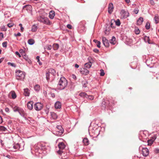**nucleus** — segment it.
I'll list each match as a JSON object with an SVG mask.
<instances>
[{
  "mask_svg": "<svg viewBox=\"0 0 159 159\" xmlns=\"http://www.w3.org/2000/svg\"><path fill=\"white\" fill-rule=\"evenodd\" d=\"M150 3L152 5H153L154 4V2L153 0H150Z\"/></svg>",
  "mask_w": 159,
  "mask_h": 159,
  "instance_id": "obj_54",
  "label": "nucleus"
},
{
  "mask_svg": "<svg viewBox=\"0 0 159 159\" xmlns=\"http://www.w3.org/2000/svg\"><path fill=\"white\" fill-rule=\"evenodd\" d=\"M37 26L35 25H34L32 27V31L33 32H35L37 31Z\"/></svg>",
  "mask_w": 159,
  "mask_h": 159,
  "instance_id": "obj_28",
  "label": "nucleus"
},
{
  "mask_svg": "<svg viewBox=\"0 0 159 159\" xmlns=\"http://www.w3.org/2000/svg\"><path fill=\"white\" fill-rule=\"evenodd\" d=\"M67 27L68 28H69V29H71V28H72V26H71V25H70V24H68V25H67Z\"/></svg>",
  "mask_w": 159,
  "mask_h": 159,
  "instance_id": "obj_51",
  "label": "nucleus"
},
{
  "mask_svg": "<svg viewBox=\"0 0 159 159\" xmlns=\"http://www.w3.org/2000/svg\"><path fill=\"white\" fill-rule=\"evenodd\" d=\"M80 72L81 74L86 75L89 74V70L85 68L81 69L80 71Z\"/></svg>",
  "mask_w": 159,
  "mask_h": 159,
  "instance_id": "obj_11",
  "label": "nucleus"
},
{
  "mask_svg": "<svg viewBox=\"0 0 159 159\" xmlns=\"http://www.w3.org/2000/svg\"><path fill=\"white\" fill-rule=\"evenodd\" d=\"M19 114L22 116L24 117L26 116V113L25 112L24 110L20 108L18 111Z\"/></svg>",
  "mask_w": 159,
  "mask_h": 159,
  "instance_id": "obj_14",
  "label": "nucleus"
},
{
  "mask_svg": "<svg viewBox=\"0 0 159 159\" xmlns=\"http://www.w3.org/2000/svg\"><path fill=\"white\" fill-rule=\"evenodd\" d=\"M72 77L74 80H75L76 79V76L75 75L72 74Z\"/></svg>",
  "mask_w": 159,
  "mask_h": 159,
  "instance_id": "obj_52",
  "label": "nucleus"
},
{
  "mask_svg": "<svg viewBox=\"0 0 159 159\" xmlns=\"http://www.w3.org/2000/svg\"><path fill=\"white\" fill-rule=\"evenodd\" d=\"M45 48L48 50H50L52 49V46L51 45H48L46 46Z\"/></svg>",
  "mask_w": 159,
  "mask_h": 159,
  "instance_id": "obj_36",
  "label": "nucleus"
},
{
  "mask_svg": "<svg viewBox=\"0 0 159 159\" xmlns=\"http://www.w3.org/2000/svg\"><path fill=\"white\" fill-rule=\"evenodd\" d=\"M102 40L104 45L106 47H108L109 45L108 40L105 37H103L102 38Z\"/></svg>",
  "mask_w": 159,
  "mask_h": 159,
  "instance_id": "obj_7",
  "label": "nucleus"
},
{
  "mask_svg": "<svg viewBox=\"0 0 159 159\" xmlns=\"http://www.w3.org/2000/svg\"><path fill=\"white\" fill-rule=\"evenodd\" d=\"M83 142L85 145H88L89 144V141L87 138H85L83 139Z\"/></svg>",
  "mask_w": 159,
  "mask_h": 159,
  "instance_id": "obj_24",
  "label": "nucleus"
},
{
  "mask_svg": "<svg viewBox=\"0 0 159 159\" xmlns=\"http://www.w3.org/2000/svg\"><path fill=\"white\" fill-rule=\"evenodd\" d=\"M19 25L20 27V30L21 32H23L24 30V28L22 26V24H20Z\"/></svg>",
  "mask_w": 159,
  "mask_h": 159,
  "instance_id": "obj_44",
  "label": "nucleus"
},
{
  "mask_svg": "<svg viewBox=\"0 0 159 159\" xmlns=\"http://www.w3.org/2000/svg\"><path fill=\"white\" fill-rule=\"evenodd\" d=\"M55 107L56 109H60L61 107V103L59 102H57L55 104Z\"/></svg>",
  "mask_w": 159,
  "mask_h": 159,
  "instance_id": "obj_19",
  "label": "nucleus"
},
{
  "mask_svg": "<svg viewBox=\"0 0 159 159\" xmlns=\"http://www.w3.org/2000/svg\"><path fill=\"white\" fill-rule=\"evenodd\" d=\"M47 71L50 74H51L52 75H54L55 73V70L52 68H50L48 69Z\"/></svg>",
  "mask_w": 159,
  "mask_h": 159,
  "instance_id": "obj_21",
  "label": "nucleus"
},
{
  "mask_svg": "<svg viewBox=\"0 0 159 159\" xmlns=\"http://www.w3.org/2000/svg\"><path fill=\"white\" fill-rule=\"evenodd\" d=\"M10 93L11 94L12 98L13 99H14L16 98V95L14 91H11Z\"/></svg>",
  "mask_w": 159,
  "mask_h": 159,
  "instance_id": "obj_25",
  "label": "nucleus"
},
{
  "mask_svg": "<svg viewBox=\"0 0 159 159\" xmlns=\"http://www.w3.org/2000/svg\"><path fill=\"white\" fill-rule=\"evenodd\" d=\"M67 80L64 77H61V78L57 85V88L60 90L63 89L67 86Z\"/></svg>",
  "mask_w": 159,
  "mask_h": 159,
  "instance_id": "obj_1",
  "label": "nucleus"
},
{
  "mask_svg": "<svg viewBox=\"0 0 159 159\" xmlns=\"http://www.w3.org/2000/svg\"><path fill=\"white\" fill-rule=\"evenodd\" d=\"M139 11V10L138 8H135L134 11L136 14H137V13H138Z\"/></svg>",
  "mask_w": 159,
  "mask_h": 159,
  "instance_id": "obj_41",
  "label": "nucleus"
},
{
  "mask_svg": "<svg viewBox=\"0 0 159 159\" xmlns=\"http://www.w3.org/2000/svg\"><path fill=\"white\" fill-rule=\"evenodd\" d=\"M125 1L126 3H129L130 2V0H125Z\"/></svg>",
  "mask_w": 159,
  "mask_h": 159,
  "instance_id": "obj_63",
  "label": "nucleus"
},
{
  "mask_svg": "<svg viewBox=\"0 0 159 159\" xmlns=\"http://www.w3.org/2000/svg\"><path fill=\"white\" fill-rule=\"evenodd\" d=\"M2 118L0 116V124H1L2 122Z\"/></svg>",
  "mask_w": 159,
  "mask_h": 159,
  "instance_id": "obj_58",
  "label": "nucleus"
},
{
  "mask_svg": "<svg viewBox=\"0 0 159 159\" xmlns=\"http://www.w3.org/2000/svg\"><path fill=\"white\" fill-rule=\"evenodd\" d=\"M75 68H78L79 67V66L77 64H75Z\"/></svg>",
  "mask_w": 159,
  "mask_h": 159,
  "instance_id": "obj_62",
  "label": "nucleus"
},
{
  "mask_svg": "<svg viewBox=\"0 0 159 159\" xmlns=\"http://www.w3.org/2000/svg\"><path fill=\"white\" fill-rule=\"evenodd\" d=\"M20 108L18 107L15 106L13 108V111L14 112H16V111L18 112Z\"/></svg>",
  "mask_w": 159,
  "mask_h": 159,
  "instance_id": "obj_32",
  "label": "nucleus"
},
{
  "mask_svg": "<svg viewBox=\"0 0 159 159\" xmlns=\"http://www.w3.org/2000/svg\"><path fill=\"white\" fill-rule=\"evenodd\" d=\"M57 153L59 154H60L62 153V151L61 150H60L57 151Z\"/></svg>",
  "mask_w": 159,
  "mask_h": 159,
  "instance_id": "obj_56",
  "label": "nucleus"
},
{
  "mask_svg": "<svg viewBox=\"0 0 159 159\" xmlns=\"http://www.w3.org/2000/svg\"><path fill=\"white\" fill-rule=\"evenodd\" d=\"M51 115L52 118L54 120L56 119L57 118V115L54 112H51Z\"/></svg>",
  "mask_w": 159,
  "mask_h": 159,
  "instance_id": "obj_22",
  "label": "nucleus"
},
{
  "mask_svg": "<svg viewBox=\"0 0 159 159\" xmlns=\"http://www.w3.org/2000/svg\"><path fill=\"white\" fill-rule=\"evenodd\" d=\"M156 138L157 137L155 136H154L152 137L151 139L148 140V145H151Z\"/></svg>",
  "mask_w": 159,
  "mask_h": 159,
  "instance_id": "obj_10",
  "label": "nucleus"
},
{
  "mask_svg": "<svg viewBox=\"0 0 159 159\" xmlns=\"http://www.w3.org/2000/svg\"><path fill=\"white\" fill-rule=\"evenodd\" d=\"M33 101H30L29 102L27 103V107L29 109L31 110L33 109Z\"/></svg>",
  "mask_w": 159,
  "mask_h": 159,
  "instance_id": "obj_13",
  "label": "nucleus"
},
{
  "mask_svg": "<svg viewBox=\"0 0 159 159\" xmlns=\"http://www.w3.org/2000/svg\"><path fill=\"white\" fill-rule=\"evenodd\" d=\"M30 92L29 89L26 88L24 89V95L25 96H29Z\"/></svg>",
  "mask_w": 159,
  "mask_h": 159,
  "instance_id": "obj_16",
  "label": "nucleus"
},
{
  "mask_svg": "<svg viewBox=\"0 0 159 159\" xmlns=\"http://www.w3.org/2000/svg\"><path fill=\"white\" fill-rule=\"evenodd\" d=\"M116 25L119 26L120 25V23L119 19H117L116 21H115Z\"/></svg>",
  "mask_w": 159,
  "mask_h": 159,
  "instance_id": "obj_37",
  "label": "nucleus"
},
{
  "mask_svg": "<svg viewBox=\"0 0 159 159\" xmlns=\"http://www.w3.org/2000/svg\"><path fill=\"white\" fill-rule=\"evenodd\" d=\"M21 54H23V53H25V51L22 49H21L19 50Z\"/></svg>",
  "mask_w": 159,
  "mask_h": 159,
  "instance_id": "obj_47",
  "label": "nucleus"
},
{
  "mask_svg": "<svg viewBox=\"0 0 159 159\" xmlns=\"http://www.w3.org/2000/svg\"><path fill=\"white\" fill-rule=\"evenodd\" d=\"M14 25V24L12 23H8L7 24V26L9 27H11L13 26Z\"/></svg>",
  "mask_w": 159,
  "mask_h": 159,
  "instance_id": "obj_45",
  "label": "nucleus"
},
{
  "mask_svg": "<svg viewBox=\"0 0 159 159\" xmlns=\"http://www.w3.org/2000/svg\"><path fill=\"white\" fill-rule=\"evenodd\" d=\"M34 89L35 90L38 91L40 89V86L38 84L36 85L34 87Z\"/></svg>",
  "mask_w": 159,
  "mask_h": 159,
  "instance_id": "obj_31",
  "label": "nucleus"
},
{
  "mask_svg": "<svg viewBox=\"0 0 159 159\" xmlns=\"http://www.w3.org/2000/svg\"><path fill=\"white\" fill-rule=\"evenodd\" d=\"M7 43L6 42H4L2 43V46L3 47H6L7 46Z\"/></svg>",
  "mask_w": 159,
  "mask_h": 159,
  "instance_id": "obj_43",
  "label": "nucleus"
},
{
  "mask_svg": "<svg viewBox=\"0 0 159 159\" xmlns=\"http://www.w3.org/2000/svg\"><path fill=\"white\" fill-rule=\"evenodd\" d=\"M39 145H40V146H41V147H43V148H41L42 149H43V148H44V147H45V146H44V145H42V144H40Z\"/></svg>",
  "mask_w": 159,
  "mask_h": 159,
  "instance_id": "obj_60",
  "label": "nucleus"
},
{
  "mask_svg": "<svg viewBox=\"0 0 159 159\" xmlns=\"http://www.w3.org/2000/svg\"><path fill=\"white\" fill-rule=\"evenodd\" d=\"M14 36L16 37L17 36H21V34L20 33H18L17 34H14Z\"/></svg>",
  "mask_w": 159,
  "mask_h": 159,
  "instance_id": "obj_50",
  "label": "nucleus"
},
{
  "mask_svg": "<svg viewBox=\"0 0 159 159\" xmlns=\"http://www.w3.org/2000/svg\"><path fill=\"white\" fill-rule=\"evenodd\" d=\"M142 154L144 156H147L149 154V151L147 148H143L142 150Z\"/></svg>",
  "mask_w": 159,
  "mask_h": 159,
  "instance_id": "obj_8",
  "label": "nucleus"
},
{
  "mask_svg": "<svg viewBox=\"0 0 159 159\" xmlns=\"http://www.w3.org/2000/svg\"><path fill=\"white\" fill-rule=\"evenodd\" d=\"M90 100H93L94 99V97L93 96H89L87 97V98Z\"/></svg>",
  "mask_w": 159,
  "mask_h": 159,
  "instance_id": "obj_42",
  "label": "nucleus"
},
{
  "mask_svg": "<svg viewBox=\"0 0 159 159\" xmlns=\"http://www.w3.org/2000/svg\"><path fill=\"white\" fill-rule=\"evenodd\" d=\"M38 21L41 22H42L44 24L50 25L52 24V22H51L48 19L43 16H40L38 18Z\"/></svg>",
  "mask_w": 159,
  "mask_h": 159,
  "instance_id": "obj_2",
  "label": "nucleus"
},
{
  "mask_svg": "<svg viewBox=\"0 0 159 159\" xmlns=\"http://www.w3.org/2000/svg\"><path fill=\"white\" fill-rule=\"evenodd\" d=\"M101 72L100 73V75L101 76H103L105 75V73L104 72V70L102 69L100 70Z\"/></svg>",
  "mask_w": 159,
  "mask_h": 159,
  "instance_id": "obj_39",
  "label": "nucleus"
},
{
  "mask_svg": "<svg viewBox=\"0 0 159 159\" xmlns=\"http://www.w3.org/2000/svg\"><path fill=\"white\" fill-rule=\"evenodd\" d=\"M94 51L96 52H98V50L97 49H95L94 50Z\"/></svg>",
  "mask_w": 159,
  "mask_h": 159,
  "instance_id": "obj_64",
  "label": "nucleus"
},
{
  "mask_svg": "<svg viewBox=\"0 0 159 159\" xmlns=\"http://www.w3.org/2000/svg\"><path fill=\"white\" fill-rule=\"evenodd\" d=\"M114 7L112 3L109 4L108 7V12L109 14H111L113 11Z\"/></svg>",
  "mask_w": 159,
  "mask_h": 159,
  "instance_id": "obj_9",
  "label": "nucleus"
},
{
  "mask_svg": "<svg viewBox=\"0 0 159 159\" xmlns=\"http://www.w3.org/2000/svg\"><path fill=\"white\" fill-rule=\"evenodd\" d=\"M120 14L121 17L123 18H126L129 16V13L127 11L124 10H122L120 11Z\"/></svg>",
  "mask_w": 159,
  "mask_h": 159,
  "instance_id": "obj_6",
  "label": "nucleus"
},
{
  "mask_svg": "<svg viewBox=\"0 0 159 159\" xmlns=\"http://www.w3.org/2000/svg\"><path fill=\"white\" fill-rule=\"evenodd\" d=\"M32 8V7L31 5H27L23 7V10H25L27 11L29 10L30 11Z\"/></svg>",
  "mask_w": 159,
  "mask_h": 159,
  "instance_id": "obj_15",
  "label": "nucleus"
},
{
  "mask_svg": "<svg viewBox=\"0 0 159 159\" xmlns=\"http://www.w3.org/2000/svg\"><path fill=\"white\" fill-rule=\"evenodd\" d=\"M50 74L47 71L46 73V78L48 81L49 80Z\"/></svg>",
  "mask_w": 159,
  "mask_h": 159,
  "instance_id": "obj_35",
  "label": "nucleus"
},
{
  "mask_svg": "<svg viewBox=\"0 0 159 159\" xmlns=\"http://www.w3.org/2000/svg\"><path fill=\"white\" fill-rule=\"evenodd\" d=\"M148 42L149 44L151 43H152L151 40L148 37Z\"/></svg>",
  "mask_w": 159,
  "mask_h": 159,
  "instance_id": "obj_55",
  "label": "nucleus"
},
{
  "mask_svg": "<svg viewBox=\"0 0 159 159\" xmlns=\"http://www.w3.org/2000/svg\"><path fill=\"white\" fill-rule=\"evenodd\" d=\"M92 66V63L91 62L85 63L84 65L85 67L87 68H90Z\"/></svg>",
  "mask_w": 159,
  "mask_h": 159,
  "instance_id": "obj_26",
  "label": "nucleus"
},
{
  "mask_svg": "<svg viewBox=\"0 0 159 159\" xmlns=\"http://www.w3.org/2000/svg\"><path fill=\"white\" fill-rule=\"evenodd\" d=\"M154 20L156 24H157L159 22V16L157 15H156L154 18Z\"/></svg>",
  "mask_w": 159,
  "mask_h": 159,
  "instance_id": "obj_23",
  "label": "nucleus"
},
{
  "mask_svg": "<svg viewBox=\"0 0 159 159\" xmlns=\"http://www.w3.org/2000/svg\"><path fill=\"white\" fill-rule=\"evenodd\" d=\"M34 148L35 149H38L39 148V147H38L37 146V145H35L34 146Z\"/></svg>",
  "mask_w": 159,
  "mask_h": 159,
  "instance_id": "obj_61",
  "label": "nucleus"
},
{
  "mask_svg": "<svg viewBox=\"0 0 159 159\" xmlns=\"http://www.w3.org/2000/svg\"><path fill=\"white\" fill-rule=\"evenodd\" d=\"M79 95L81 97H84L86 98H87L88 96V95L84 92H81L79 94Z\"/></svg>",
  "mask_w": 159,
  "mask_h": 159,
  "instance_id": "obj_29",
  "label": "nucleus"
},
{
  "mask_svg": "<svg viewBox=\"0 0 159 159\" xmlns=\"http://www.w3.org/2000/svg\"><path fill=\"white\" fill-rule=\"evenodd\" d=\"M97 46L99 48H100L101 47L100 44H101V43L99 41H98V42H97Z\"/></svg>",
  "mask_w": 159,
  "mask_h": 159,
  "instance_id": "obj_46",
  "label": "nucleus"
},
{
  "mask_svg": "<svg viewBox=\"0 0 159 159\" xmlns=\"http://www.w3.org/2000/svg\"><path fill=\"white\" fill-rule=\"evenodd\" d=\"M15 54L16 55L18 56L19 57H21V55H20V53H19V52H17V51L16 52H15Z\"/></svg>",
  "mask_w": 159,
  "mask_h": 159,
  "instance_id": "obj_49",
  "label": "nucleus"
},
{
  "mask_svg": "<svg viewBox=\"0 0 159 159\" xmlns=\"http://www.w3.org/2000/svg\"><path fill=\"white\" fill-rule=\"evenodd\" d=\"M6 130V128L3 126H0V130L3 131H5Z\"/></svg>",
  "mask_w": 159,
  "mask_h": 159,
  "instance_id": "obj_38",
  "label": "nucleus"
},
{
  "mask_svg": "<svg viewBox=\"0 0 159 159\" xmlns=\"http://www.w3.org/2000/svg\"><path fill=\"white\" fill-rule=\"evenodd\" d=\"M39 58V57L38 56L36 57V59L37 60L38 62H39L40 61Z\"/></svg>",
  "mask_w": 159,
  "mask_h": 159,
  "instance_id": "obj_57",
  "label": "nucleus"
},
{
  "mask_svg": "<svg viewBox=\"0 0 159 159\" xmlns=\"http://www.w3.org/2000/svg\"><path fill=\"white\" fill-rule=\"evenodd\" d=\"M34 43V41L33 39H30L28 41V43L30 45H33Z\"/></svg>",
  "mask_w": 159,
  "mask_h": 159,
  "instance_id": "obj_30",
  "label": "nucleus"
},
{
  "mask_svg": "<svg viewBox=\"0 0 159 159\" xmlns=\"http://www.w3.org/2000/svg\"><path fill=\"white\" fill-rule=\"evenodd\" d=\"M58 146L60 150H63L65 148L66 146L63 143L60 142L59 143Z\"/></svg>",
  "mask_w": 159,
  "mask_h": 159,
  "instance_id": "obj_12",
  "label": "nucleus"
},
{
  "mask_svg": "<svg viewBox=\"0 0 159 159\" xmlns=\"http://www.w3.org/2000/svg\"><path fill=\"white\" fill-rule=\"evenodd\" d=\"M5 110L6 112H8L9 111V109L7 107L5 108Z\"/></svg>",
  "mask_w": 159,
  "mask_h": 159,
  "instance_id": "obj_59",
  "label": "nucleus"
},
{
  "mask_svg": "<svg viewBox=\"0 0 159 159\" xmlns=\"http://www.w3.org/2000/svg\"><path fill=\"white\" fill-rule=\"evenodd\" d=\"M8 65H10L11 66L14 67H16V65L14 63H11L10 62H9L8 63Z\"/></svg>",
  "mask_w": 159,
  "mask_h": 159,
  "instance_id": "obj_40",
  "label": "nucleus"
},
{
  "mask_svg": "<svg viewBox=\"0 0 159 159\" xmlns=\"http://www.w3.org/2000/svg\"><path fill=\"white\" fill-rule=\"evenodd\" d=\"M145 27H146V28L147 30H148L150 29V23L148 22H147V23L146 24V25H145Z\"/></svg>",
  "mask_w": 159,
  "mask_h": 159,
  "instance_id": "obj_34",
  "label": "nucleus"
},
{
  "mask_svg": "<svg viewBox=\"0 0 159 159\" xmlns=\"http://www.w3.org/2000/svg\"><path fill=\"white\" fill-rule=\"evenodd\" d=\"M134 32L136 34H138L140 33V31L139 29L138 28L136 27L135 28Z\"/></svg>",
  "mask_w": 159,
  "mask_h": 159,
  "instance_id": "obj_33",
  "label": "nucleus"
},
{
  "mask_svg": "<svg viewBox=\"0 0 159 159\" xmlns=\"http://www.w3.org/2000/svg\"><path fill=\"white\" fill-rule=\"evenodd\" d=\"M43 107V105L40 102H37L34 105V108L37 111L40 110L42 109Z\"/></svg>",
  "mask_w": 159,
  "mask_h": 159,
  "instance_id": "obj_5",
  "label": "nucleus"
},
{
  "mask_svg": "<svg viewBox=\"0 0 159 159\" xmlns=\"http://www.w3.org/2000/svg\"><path fill=\"white\" fill-rule=\"evenodd\" d=\"M16 79L18 80H22L25 77V73L20 70H18L16 72Z\"/></svg>",
  "mask_w": 159,
  "mask_h": 159,
  "instance_id": "obj_3",
  "label": "nucleus"
},
{
  "mask_svg": "<svg viewBox=\"0 0 159 159\" xmlns=\"http://www.w3.org/2000/svg\"><path fill=\"white\" fill-rule=\"evenodd\" d=\"M56 134L57 136L61 135L64 132V130L61 126L58 125L56 129Z\"/></svg>",
  "mask_w": 159,
  "mask_h": 159,
  "instance_id": "obj_4",
  "label": "nucleus"
},
{
  "mask_svg": "<svg viewBox=\"0 0 159 159\" xmlns=\"http://www.w3.org/2000/svg\"><path fill=\"white\" fill-rule=\"evenodd\" d=\"M143 21V18L142 17H140L137 21V25H140L142 24Z\"/></svg>",
  "mask_w": 159,
  "mask_h": 159,
  "instance_id": "obj_20",
  "label": "nucleus"
},
{
  "mask_svg": "<svg viewBox=\"0 0 159 159\" xmlns=\"http://www.w3.org/2000/svg\"><path fill=\"white\" fill-rule=\"evenodd\" d=\"M110 42L112 44L114 45L116 43V39L114 36H113L111 39L110 41Z\"/></svg>",
  "mask_w": 159,
  "mask_h": 159,
  "instance_id": "obj_18",
  "label": "nucleus"
},
{
  "mask_svg": "<svg viewBox=\"0 0 159 159\" xmlns=\"http://www.w3.org/2000/svg\"><path fill=\"white\" fill-rule=\"evenodd\" d=\"M115 22V21L114 20H111V26L112 27H113V26H112V25H113V23L114 22Z\"/></svg>",
  "mask_w": 159,
  "mask_h": 159,
  "instance_id": "obj_53",
  "label": "nucleus"
},
{
  "mask_svg": "<svg viewBox=\"0 0 159 159\" xmlns=\"http://www.w3.org/2000/svg\"><path fill=\"white\" fill-rule=\"evenodd\" d=\"M59 47V45L57 43H54L52 45V47L54 50H57Z\"/></svg>",
  "mask_w": 159,
  "mask_h": 159,
  "instance_id": "obj_27",
  "label": "nucleus"
},
{
  "mask_svg": "<svg viewBox=\"0 0 159 159\" xmlns=\"http://www.w3.org/2000/svg\"><path fill=\"white\" fill-rule=\"evenodd\" d=\"M55 15V12L54 11H51L49 12V17L51 19L53 18Z\"/></svg>",
  "mask_w": 159,
  "mask_h": 159,
  "instance_id": "obj_17",
  "label": "nucleus"
},
{
  "mask_svg": "<svg viewBox=\"0 0 159 159\" xmlns=\"http://www.w3.org/2000/svg\"><path fill=\"white\" fill-rule=\"evenodd\" d=\"M3 38V34L2 33H0V40Z\"/></svg>",
  "mask_w": 159,
  "mask_h": 159,
  "instance_id": "obj_48",
  "label": "nucleus"
}]
</instances>
